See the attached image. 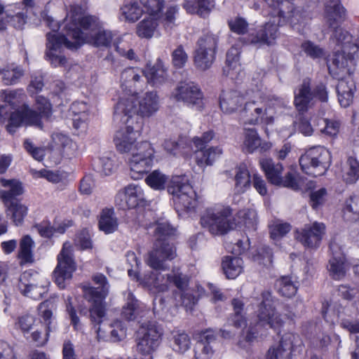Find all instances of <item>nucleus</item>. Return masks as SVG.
Segmentation results:
<instances>
[{"label": "nucleus", "mask_w": 359, "mask_h": 359, "mask_svg": "<svg viewBox=\"0 0 359 359\" xmlns=\"http://www.w3.org/2000/svg\"><path fill=\"white\" fill-rule=\"evenodd\" d=\"M69 24L73 41H68L67 46L70 49H77L83 43L95 46H109L112 41L110 31L104 29L95 16L72 14Z\"/></svg>", "instance_id": "f257e3e1"}, {"label": "nucleus", "mask_w": 359, "mask_h": 359, "mask_svg": "<svg viewBox=\"0 0 359 359\" xmlns=\"http://www.w3.org/2000/svg\"><path fill=\"white\" fill-rule=\"evenodd\" d=\"M325 18L327 25L332 29L330 43L337 51H348V54H359V44L352 35L341 27L346 20V10L340 0H326L325 4Z\"/></svg>", "instance_id": "f03ea898"}, {"label": "nucleus", "mask_w": 359, "mask_h": 359, "mask_svg": "<svg viewBox=\"0 0 359 359\" xmlns=\"http://www.w3.org/2000/svg\"><path fill=\"white\" fill-rule=\"evenodd\" d=\"M159 109V97L155 91L147 92L141 96L131 94L121 97L115 107V116H122L127 120L149 118Z\"/></svg>", "instance_id": "7ed1b4c3"}, {"label": "nucleus", "mask_w": 359, "mask_h": 359, "mask_svg": "<svg viewBox=\"0 0 359 359\" xmlns=\"http://www.w3.org/2000/svg\"><path fill=\"white\" fill-rule=\"evenodd\" d=\"M25 95L22 90H4L1 93V98L6 103L0 106V118L6 119L8 116V111L6 110L8 104L10 109L14 111L10 112L9 123L7 125V130L10 133H13L15 128L22 123L27 125L41 127V122L35 111L30 109L28 106L23 104L21 109H19L20 104L22 102Z\"/></svg>", "instance_id": "20e7f679"}, {"label": "nucleus", "mask_w": 359, "mask_h": 359, "mask_svg": "<svg viewBox=\"0 0 359 359\" xmlns=\"http://www.w3.org/2000/svg\"><path fill=\"white\" fill-rule=\"evenodd\" d=\"M259 163L270 183L281 185L294 191L301 190L304 197L310 198L311 206L314 208L312 180H309L306 184L304 183L303 178L297 180V174L294 171L288 172L284 177H282L283 165L280 163H275L271 158L262 159Z\"/></svg>", "instance_id": "39448f33"}, {"label": "nucleus", "mask_w": 359, "mask_h": 359, "mask_svg": "<svg viewBox=\"0 0 359 359\" xmlns=\"http://www.w3.org/2000/svg\"><path fill=\"white\" fill-rule=\"evenodd\" d=\"M175 229L167 222H158L155 229L156 241L152 250L148 253L146 263L152 269H165V261L172 260L177 256L176 248L167 239L175 235Z\"/></svg>", "instance_id": "423d86ee"}, {"label": "nucleus", "mask_w": 359, "mask_h": 359, "mask_svg": "<svg viewBox=\"0 0 359 359\" xmlns=\"http://www.w3.org/2000/svg\"><path fill=\"white\" fill-rule=\"evenodd\" d=\"M92 280L97 287L84 285L83 294L86 299L90 303L89 309L91 323L97 325L106 321V308L104 299L109 293V283L102 273H97L92 276Z\"/></svg>", "instance_id": "0eeeda50"}, {"label": "nucleus", "mask_w": 359, "mask_h": 359, "mask_svg": "<svg viewBox=\"0 0 359 359\" xmlns=\"http://www.w3.org/2000/svg\"><path fill=\"white\" fill-rule=\"evenodd\" d=\"M303 353V344L299 335L287 332L280 342L269 348L266 359H299Z\"/></svg>", "instance_id": "6e6552de"}, {"label": "nucleus", "mask_w": 359, "mask_h": 359, "mask_svg": "<svg viewBox=\"0 0 359 359\" xmlns=\"http://www.w3.org/2000/svg\"><path fill=\"white\" fill-rule=\"evenodd\" d=\"M154 150L149 142L138 143L128 158L130 176L134 180L142 179L151 167Z\"/></svg>", "instance_id": "1a4fd4ad"}, {"label": "nucleus", "mask_w": 359, "mask_h": 359, "mask_svg": "<svg viewBox=\"0 0 359 359\" xmlns=\"http://www.w3.org/2000/svg\"><path fill=\"white\" fill-rule=\"evenodd\" d=\"M217 43L218 37L215 34H208L199 38L194 56L197 69L205 71L212 66L215 60Z\"/></svg>", "instance_id": "9d476101"}, {"label": "nucleus", "mask_w": 359, "mask_h": 359, "mask_svg": "<svg viewBox=\"0 0 359 359\" xmlns=\"http://www.w3.org/2000/svg\"><path fill=\"white\" fill-rule=\"evenodd\" d=\"M231 210L229 207L207 210L201 217V224L212 235H222L231 229Z\"/></svg>", "instance_id": "9b49d317"}, {"label": "nucleus", "mask_w": 359, "mask_h": 359, "mask_svg": "<svg viewBox=\"0 0 359 359\" xmlns=\"http://www.w3.org/2000/svg\"><path fill=\"white\" fill-rule=\"evenodd\" d=\"M126 124L124 130L119 131L116 133L114 142L116 149L121 153H130L137 147L136 140L141 133L143 128V122L141 118L137 120H123Z\"/></svg>", "instance_id": "f8f14e48"}, {"label": "nucleus", "mask_w": 359, "mask_h": 359, "mask_svg": "<svg viewBox=\"0 0 359 359\" xmlns=\"http://www.w3.org/2000/svg\"><path fill=\"white\" fill-rule=\"evenodd\" d=\"M262 302L257 310V326L268 327L277 330L284 322L280 314L276 311L271 293L264 291L262 293Z\"/></svg>", "instance_id": "ddd939ff"}, {"label": "nucleus", "mask_w": 359, "mask_h": 359, "mask_svg": "<svg viewBox=\"0 0 359 359\" xmlns=\"http://www.w3.org/2000/svg\"><path fill=\"white\" fill-rule=\"evenodd\" d=\"M66 34H60L57 33H48L47 36V52L46 57L55 67L58 65L64 66L67 62V58L60 55V49L63 46H67V41H73L71 30L69 24L65 25Z\"/></svg>", "instance_id": "4468645a"}, {"label": "nucleus", "mask_w": 359, "mask_h": 359, "mask_svg": "<svg viewBox=\"0 0 359 359\" xmlns=\"http://www.w3.org/2000/svg\"><path fill=\"white\" fill-rule=\"evenodd\" d=\"M72 246L70 243L65 242L57 256V265L53 275L56 284L60 287H65V281L72 278L76 270V264L72 256Z\"/></svg>", "instance_id": "2eb2a0df"}, {"label": "nucleus", "mask_w": 359, "mask_h": 359, "mask_svg": "<svg viewBox=\"0 0 359 359\" xmlns=\"http://www.w3.org/2000/svg\"><path fill=\"white\" fill-rule=\"evenodd\" d=\"M241 118L244 124L257 125L262 123L268 126L273 123V116L267 112L264 104L257 100L246 102L241 111Z\"/></svg>", "instance_id": "dca6fc26"}, {"label": "nucleus", "mask_w": 359, "mask_h": 359, "mask_svg": "<svg viewBox=\"0 0 359 359\" xmlns=\"http://www.w3.org/2000/svg\"><path fill=\"white\" fill-rule=\"evenodd\" d=\"M115 203L119 208L125 210L144 206L147 201L140 187L129 184L117 193Z\"/></svg>", "instance_id": "f3484780"}, {"label": "nucleus", "mask_w": 359, "mask_h": 359, "mask_svg": "<svg viewBox=\"0 0 359 359\" xmlns=\"http://www.w3.org/2000/svg\"><path fill=\"white\" fill-rule=\"evenodd\" d=\"M142 335L137 344L138 353L147 357V359H152L151 354L159 345L161 333L154 325L147 327L142 326L140 330Z\"/></svg>", "instance_id": "a211bd4d"}, {"label": "nucleus", "mask_w": 359, "mask_h": 359, "mask_svg": "<svg viewBox=\"0 0 359 359\" xmlns=\"http://www.w3.org/2000/svg\"><path fill=\"white\" fill-rule=\"evenodd\" d=\"M358 54H348V51L335 50L332 63L328 65L330 74L334 78H343L352 74L354 67V57Z\"/></svg>", "instance_id": "6ab92c4d"}, {"label": "nucleus", "mask_w": 359, "mask_h": 359, "mask_svg": "<svg viewBox=\"0 0 359 359\" xmlns=\"http://www.w3.org/2000/svg\"><path fill=\"white\" fill-rule=\"evenodd\" d=\"M171 97L176 101H182L188 105L200 106L202 102L201 92L192 83H179L172 91Z\"/></svg>", "instance_id": "aec40b11"}, {"label": "nucleus", "mask_w": 359, "mask_h": 359, "mask_svg": "<svg viewBox=\"0 0 359 359\" xmlns=\"http://www.w3.org/2000/svg\"><path fill=\"white\" fill-rule=\"evenodd\" d=\"M143 71L135 68L124 69L121 76V88L125 91L122 97H128L131 94H137V90H141L144 84Z\"/></svg>", "instance_id": "412c9836"}, {"label": "nucleus", "mask_w": 359, "mask_h": 359, "mask_svg": "<svg viewBox=\"0 0 359 359\" xmlns=\"http://www.w3.org/2000/svg\"><path fill=\"white\" fill-rule=\"evenodd\" d=\"M330 248L332 257L329 260L328 271L334 280H340L345 278L348 266L344 255L337 244L331 243Z\"/></svg>", "instance_id": "4be33fe9"}, {"label": "nucleus", "mask_w": 359, "mask_h": 359, "mask_svg": "<svg viewBox=\"0 0 359 359\" xmlns=\"http://www.w3.org/2000/svg\"><path fill=\"white\" fill-rule=\"evenodd\" d=\"M273 18H276L278 25L287 21L296 24L300 22L303 18L302 13L297 10L294 4L288 0L280 1L273 10Z\"/></svg>", "instance_id": "5701e85b"}, {"label": "nucleus", "mask_w": 359, "mask_h": 359, "mask_svg": "<svg viewBox=\"0 0 359 359\" xmlns=\"http://www.w3.org/2000/svg\"><path fill=\"white\" fill-rule=\"evenodd\" d=\"M338 80L337 92L340 105L343 107H348L353 101V93L355 89L351 74L343 78H335Z\"/></svg>", "instance_id": "b1692460"}, {"label": "nucleus", "mask_w": 359, "mask_h": 359, "mask_svg": "<svg viewBox=\"0 0 359 359\" xmlns=\"http://www.w3.org/2000/svg\"><path fill=\"white\" fill-rule=\"evenodd\" d=\"M30 273H24L20 278L18 285L19 290L25 296L34 299H40L43 295L47 292L48 282L44 281L45 284L38 285L28 280Z\"/></svg>", "instance_id": "393cba45"}, {"label": "nucleus", "mask_w": 359, "mask_h": 359, "mask_svg": "<svg viewBox=\"0 0 359 359\" xmlns=\"http://www.w3.org/2000/svg\"><path fill=\"white\" fill-rule=\"evenodd\" d=\"M243 100L244 95L238 90L222 91L219 97L220 108L224 113L231 114L237 110Z\"/></svg>", "instance_id": "a878e982"}, {"label": "nucleus", "mask_w": 359, "mask_h": 359, "mask_svg": "<svg viewBox=\"0 0 359 359\" xmlns=\"http://www.w3.org/2000/svg\"><path fill=\"white\" fill-rule=\"evenodd\" d=\"M148 83L154 86H159L168 79V70L164 63L160 59L152 66H147L143 72Z\"/></svg>", "instance_id": "bb28decb"}, {"label": "nucleus", "mask_w": 359, "mask_h": 359, "mask_svg": "<svg viewBox=\"0 0 359 359\" xmlns=\"http://www.w3.org/2000/svg\"><path fill=\"white\" fill-rule=\"evenodd\" d=\"M0 182L4 187L0 190V197L4 205L17 201L15 198L23 193L22 184L18 180L1 178Z\"/></svg>", "instance_id": "cd10ccee"}, {"label": "nucleus", "mask_w": 359, "mask_h": 359, "mask_svg": "<svg viewBox=\"0 0 359 359\" xmlns=\"http://www.w3.org/2000/svg\"><path fill=\"white\" fill-rule=\"evenodd\" d=\"M184 194L177 195L174 198V205L177 212L189 211L194 209L196 205V193L191 186H185Z\"/></svg>", "instance_id": "c85d7f7f"}, {"label": "nucleus", "mask_w": 359, "mask_h": 359, "mask_svg": "<svg viewBox=\"0 0 359 359\" xmlns=\"http://www.w3.org/2000/svg\"><path fill=\"white\" fill-rule=\"evenodd\" d=\"M144 313L142 304L135 298L133 294L128 293L127 297V303L123 306L122 316L128 320H135L139 317L143 316Z\"/></svg>", "instance_id": "c756f323"}, {"label": "nucleus", "mask_w": 359, "mask_h": 359, "mask_svg": "<svg viewBox=\"0 0 359 359\" xmlns=\"http://www.w3.org/2000/svg\"><path fill=\"white\" fill-rule=\"evenodd\" d=\"M166 262V261H165ZM166 268L165 269H154L150 275L147 278V283L153 288L156 289L157 292H165L168 290L169 280L168 273L163 274L161 271H165L168 269V266L165 263Z\"/></svg>", "instance_id": "7c9ffc66"}, {"label": "nucleus", "mask_w": 359, "mask_h": 359, "mask_svg": "<svg viewBox=\"0 0 359 359\" xmlns=\"http://www.w3.org/2000/svg\"><path fill=\"white\" fill-rule=\"evenodd\" d=\"M222 269L227 278H236L243 270V261L238 257H225Z\"/></svg>", "instance_id": "2f4dec72"}, {"label": "nucleus", "mask_w": 359, "mask_h": 359, "mask_svg": "<svg viewBox=\"0 0 359 359\" xmlns=\"http://www.w3.org/2000/svg\"><path fill=\"white\" fill-rule=\"evenodd\" d=\"M299 165L301 166L302 170L306 175H308L310 179H307L304 177H299L297 175V180L303 178L304 183L306 184L309 180H312L313 185V171H314V150L313 148H310L307 150L304 154L302 155L299 158ZM313 190L314 191V187H313Z\"/></svg>", "instance_id": "473e14b6"}, {"label": "nucleus", "mask_w": 359, "mask_h": 359, "mask_svg": "<svg viewBox=\"0 0 359 359\" xmlns=\"http://www.w3.org/2000/svg\"><path fill=\"white\" fill-rule=\"evenodd\" d=\"M222 154V150L218 147L199 149L196 152V161L200 166L210 165Z\"/></svg>", "instance_id": "72a5a7b5"}, {"label": "nucleus", "mask_w": 359, "mask_h": 359, "mask_svg": "<svg viewBox=\"0 0 359 359\" xmlns=\"http://www.w3.org/2000/svg\"><path fill=\"white\" fill-rule=\"evenodd\" d=\"M216 337L212 330H207L199 334L198 346L201 347L203 359H208L213 354V346Z\"/></svg>", "instance_id": "f704fd0d"}, {"label": "nucleus", "mask_w": 359, "mask_h": 359, "mask_svg": "<svg viewBox=\"0 0 359 359\" xmlns=\"http://www.w3.org/2000/svg\"><path fill=\"white\" fill-rule=\"evenodd\" d=\"M5 205L7 207L8 214L11 215V219L14 224L16 226L21 225L27 215V207L19 201H13L8 204H5Z\"/></svg>", "instance_id": "c9c22d12"}, {"label": "nucleus", "mask_w": 359, "mask_h": 359, "mask_svg": "<svg viewBox=\"0 0 359 359\" xmlns=\"http://www.w3.org/2000/svg\"><path fill=\"white\" fill-rule=\"evenodd\" d=\"M331 164L329 151L324 147H316V172L318 175H323Z\"/></svg>", "instance_id": "e433bc0d"}, {"label": "nucleus", "mask_w": 359, "mask_h": 359, "mask_svg": "<svg viewBox=\"0 0 359 359\" xmlns=\"http://www.w3.org/2000/svg\"><path fill=\"white\" fill-rule=\"evenodd\" d=\"M234 190L237 194L244 193L250 187V172L245 165L236 169Z\"/></svg>", "instance_id": "4c0bfd02"}, {"label": "nucleus", "mask_w": 359, "mask_h": 359, "mask_svg": "<svg viewBox=\"0 0 359 359\" xmlns=\"http://www.w3.org/2000/svg\"><path fill=\"white\" fill-rule=\"evenodd\" d=\"M311 99L312 93L310 90V81L304 80L294 98L296 107L300 111H306L308 104Z\"/></svg>", "instance_id": "58836bf2"}, {"label": "nucleus", "mask_w": 359, "mask_h": 359, "mask_svg": "<svg viewBox=\"0 0 359 359\" xmlns=\"http://www.w3.org/2000/svg\"><path fill=\"white\" fill-rule=\"evenodd\" d=\"M342 178L347 184L355 183L359 179V163L353 158L349 157L342 170Z\"/></svg>", "instance_id": "ea45409f"}, {"label": "nucleus", "mask_w": 359, "mask_h": 359, "mask_svg": "<svg viewBox=\"0 0 359 359\" xmlns=\"http://www.w3.org/2000/svg\"><path fill=\"white\" fill-rule=\"evenodd\" d=\"M143 8H140L136 2L126 3L120 8V17L128 22H135L143 13Z\"/></svg>", "instance_id": "a19ab883"}, {"label": "nucleus", "mask_w": 359, "mask_h": 359, "mask_svg": "<svg viewBox=\"0 0 359 359\" xmlns=\"http://www.w3.org/2000/svg\"><path fill=\"white\" fill-rule=\"evenodd\" d=\"M157 18H145L140 21L136 28L137 34L142 38H151L158 26Z\"/></svg>", "instance_id": "79ce46f5"}, {"label": "nucleus", "mask_w": 359, "mask_h": 359, "mask_svg": "<svg viewBox=\"0 0 359 359\" xmlns=\"http://www.w3.org/2000/svg\"><path fill=\"white\" fill-rule=\"evenodd\" d=\"M99 228L105 233H111L115 231L118 228L116 218L114 216V212L111 210H104L100 216L99 221Z\"/></svg>", "instance_id": "37998d69"}, {"label": "nucleus", "mask_w": 359, "mask_h": 359, "mask_svg": "<svg viewBox=\"0 0 359 359\" xmlns=\"http://www.w3.org/2000/svg\"><path fill=\"white\" fill-rule=\"evenodd\" d=\"M169 284H173L180 291L187 289L189 282L188 276L183 273L179 268H173L168 273Z\"/></svg>", "instance_id": "c03bdc74"}, {"label": "nucleus", "mask_w": 359, "mask_h": 359, "mask_svg": "<svg viewBox=\"0 0 359 359\" xmlns=\"http://www.w3.org/2000/svg\"><path fill=\"white\" fill-rule=\"evenodd\" d=\"M314 237V224H309L294 231V238L307 248H312V239Z\"/></svg>", "instance_id": "a18cd8bd"}, {"label": "nucleus", "mask_w": 359, "mask_h": 359, "mask_svg": "<svg viewBox=\"0 0 359 359\" xmlns=\"http://www.w3.org/2000/svg\"><path fill=\"white\" fill-rule=\"evenodd\" d=\"M185 186H191L189 183L188 178L184 175H177L172 177L168 187V192L172 194V198L177 195L184 194V188Z\"/></svg>", "instance_id": "49530a36"}, {"label": "nucleus", "mask_w": 359, "mask_h": 359, "mask_svg": "<svg viewBox=\"0 0 359 359\" xmlns=\"http://www.w3.org/2000/svg\"><path fill=\"white\" fill-rule=\"evenodd\" d=\"M276 285L278 293L287 298L293 297L297 290V285L288 276H283L278 279Z\"/></svg>", "instance_id": "de8ad7c7"}, {"label": "nucleus", "mask_w": 359, "mask_h": 359, "mask_svg": "<svg viewBox=\"0 0 359 359\" xmlns=\"http://www.w3.org/2000/svg\"><path fill=\"white\" fill-rule=\"evenodd\" d=\"M70 111L74 115V126L78 128L79 122H84L87 120L88 107L84 102H74L71 105Z\"/></svg>", "instance_id": "09e8293b"}, {"label": "nucleus", "mask_w": 359, "mask_h": 359, "mask_svg": "<svg viewBox=\"0 0 359 359\" xmlns=\"http://www.w3.org/2000/svg\"><path fill=\"white\" fill-rule=\"evenodd\" d=\"M34 243L29 236H25L20 242L19 257L24 263L33 262L32 248Z\"/></svg>", "instance_id": "8fccbe9b"}, {"label": "nucleus", "mask_w": 359, "mask_h": 359, "mask_svg": "<svg viewBox=\"0 0 359 359\" xmlns=\"http://www.w3.org/2000/svg\"><path fill=\"white\" fill-rule=\"evenodd\" d=\"M53 309H55V305L51 300L45 301L41 303L39 306V316L43 318L48 332L55 330V327L51 325Z\"/></svg>", "instance_id": "3c124183"}, {"label": "nucleus", "mask_w": 359, "mask_h": 359, "mask_svg": "<svg viewBox=\"0 0 359 359\" xmlns=\"http://www.w3.org/2000/svg\"><path fill=\"white\" fill-rule=\"evenodd\" d=\"M143 11L154 18H158L164 7L165 0H140Z\"/></svg>", "instance_id": "603ef678"}, {"label": "nucleus", "mask_w": 359, "mask_h": 359, "mask_svg": "<svg viewBox=\"0 0 359 359\" xmlns=\"http://www.w3.org/2000/svg\"><path fill=\"white\" fill-rule=\"evenodd\" d=\"M278 26L279 25L276 23V18H273L272 20L266 22L260 28L264 34V39H266V46H271L277 37Z\"/></svg>", "instance_id": "864d4df0"}, {"label": "nucleus", "mask_w": 359, "mask_h": 359, "mask_svg": "<svg viewBox=\"0 0 359 359\" xmlns=\"http://www.w3.org/2000/svg\"><path fill=\"white\" fill-rule=\"evenodd\" d=\"M213 6V0H187L184 7L190 13H198L201 10H210Z\"/></svg>", "instance_id": "5fc2aeb1"}, {"label": "nucleus", "mask_w": 359, "mask_h": 359, "mask_svg": "<svg viewBox=\"0 0 359 359\" xmlns=\"http://www.w3.org/2000/svg\"><path fill=\"white\" fill-rule=\"evenodd\" d=\"M145 181L152 189L162 190L165 188L167 177L159 170H154L146 177Z\"/></svg>", "instance_id": "6e6d98bb"}, {"label": "nucleus", "mask_w": 359, "mask_h": 359, "mask_svg": "<svg viewBox=\"0 0 359 359\" xmlns=\"http://www.w3.org/2000/svg\"><path fill=\"white\" fill-rule=\"evenodd\" d=\"M1 74L6 85H13L22 76L24 71L19 67H12L3 69Z\"/></svg>", "instance_id": "4d7b16f0"}, {"label": "nucleus", "mask_w": 359, "mask_h": 359, "mask_svg": "<svg viewBox=\"0 0 359 359\" xmlns=\"http://www.w3.org/2000/svg\"><path fill=\"white\" fill-rule=\"evenodd\" d=\"M191 344L190 338L184 332H177L173 335V350L179 353H184Z\"/></svg>", "instance_id": "13d9d810"}, {"label": "nucleus", "mask_w": 359, "mask_h": 359, "mask_svg": "<svg viewBox=\"0 0 359 359\" xmlns=\"http://www.w3.org/2000/svg\"><path fill=\"white\" fill-rule=\"evenodd\" d=\"M262 140L255 129H246L244 146L248 152H253L261 146Z\"/></svg>", "instance_id": "bf43d9fd"}, {"label": "nucleus", "mask_w": 359, "mask_h": 359, "mask_svg": "<svg viewBox=\"0 0 359 359\" xmlns=\"http://www.w3.org/2000/svg\"><path fill=\"white\" fill-rule=\"evenodd\" d=\"M317 126L322 133L335 135L339 131L340 124L338 121L330 120L328 117H324L318 121Z\"/></svg>", "instance_id": "052dcab7"}, {"label": "nucleus", "mask_w": 359, "mask_h": 359, "mask_svg": "<svg viewBox=\"0 0 359 359\" xmlns=\"http://www.w3.org/2000/svg\"><path fill=\"white\" fill-rule=\"evenodd\" d=\"M316 99L323 102L321 108L318 111V115L324 116L326 113L330 111L329 105L327 104L328 99V92L325 84L320 83L316 86Z\"/></svg>", "instance_id": "680f3d73"}, {"label": "nucleus", "mask_w": 359, "mask_h": 359, "mask_svg": "<svg viewBox=\"0 0 359 359\" xmlns=\"http://www.w3.org/2000/svg\"><path fill=\"white\" fill-rule=\"evenodd\" d=\"M232 305L233 307L234 315L231 318V321L236 327H242L246 324L245 318L242 314L244 304L241 300L233 299L232 300Z\"/></svg>", "instance_id": "e2e57ef3"}, {"label": "nucleus", "mask_w": 359, "mask_h": 359, "mask_svg": "<svg viewBox=\"0 0 359 359\" xmlns=\"http://www.w3.org/2000/svg\"><path fill=\"white\" fill-rule=\"evenodd\" d=\"M109 329V341L116 342L121 341L126 336V329L122 322L119 320L111 323V326H107Z\"/></svg>", "instance_id": "0e129e2a"}, {"label": "nucleus", "mask_w": 359, "mask_h": 359, "mask_svg": "<svg viewBox=\"0 0 359 359\" xmlns=\"http://www.w3.org/2000/svg\"><path fill=\"white\" fill-rule=\"evenodd\" d=\"M239 53L236 48H231L226 53V67L224 68V72L227 76H231V70L237 68L238 66Z\"/></svg>", "instance_id": "69168bd1"}, {"label": "nucleus", "mask_w": 359, "mask_h": 359, "mask_svg": "<svg viewBox=\"0 0 359 359\" xmlns=\"http://www.w3.org/2000/svg\"><path fill=\"white\" fill-rule=\"evenodd\" d=\"M291 229L288 223L274 222L270 226V236L273 240L279 239L286 235Z\"/></svg>", "instance_id": "338daca9"}, {"label": "nucleus", "mask_w": 359, "mask_h": 359, "mask_svg": "<svg viewBox=\"0 0 359 359\" xmlns=\"http://www.w3.org/2000/svg\"><path fill=\"white\" fill-rule=\"evenodd\" d=\"M344 214L352 215V219H356L359 217V196H351L346 201L344 208Z\"/></svg>", "instance_id": "774afa93"}]
</instances>
